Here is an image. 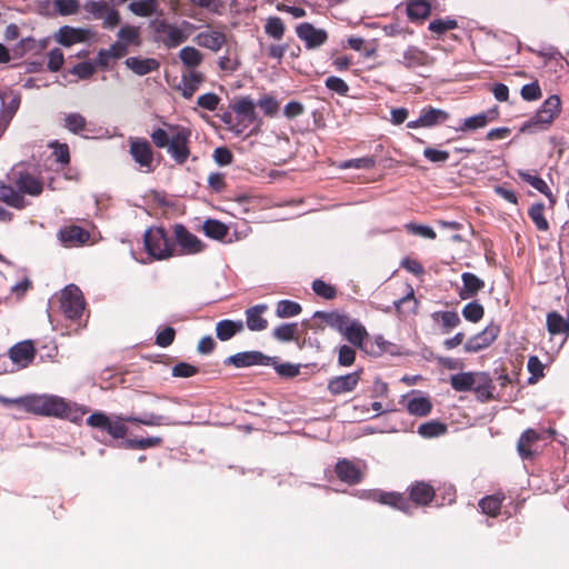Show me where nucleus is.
<instances>
[{"mask_svg":"<svg viewBox=\"0 0 569 569\" xmlns=\"http://www.w3.org/2000/svg\"><path fill=\"white\" fill-rule=\"evenodd\" d=\"M173 236L178 256L198 254L206 249V243L182 224L174 226Z\"/></svg>","mask_w":569,"mask_h":569,"instance_id":"obj_11","label":"nucleus"},{"mask_svg":"<svg viewBox=\"0 0 569 569\" xmlns=\"http://www.w3.org/2000/svg\"><path fill=\"white\" fill-rule=\"evenodd\" d=\"M127 420L132 423L149 426V427H158V426H172L174 425L169 418L160 415H144L143 417H127Z\"/></svg>","mask_w":569,"mask_h":569,"instance_id":"obj_41","label":"nucleus"},{"mask_svg":"<svg viewBox=\"0 0 569 569\" xmlns=\"http://www.w3.org/2000/svg\"><path fill=\"white\" fill-rule=\"evenodd\" d=\"M518 174L525 182L545 194L549 199L551 206L555 203L553 194L543 179L538 177L536 173L527 171H519Z\"/></svg>","mask_w":569,"mask_h":569,"instance_id":"obj_38","label":"nucleus"},{"mask_svg":"<svg viewBox=\"0 0 569 569\" xmlns=\"http://www.w3.org/2000/svg\"><path fill=\"white\" fill-rule=\"evenodd\" d=\"M335 470L338 478L349 485L359 483L363 477L361 468L348 459L339 460Z\"/></svg>","mask_w":569,"mask_h":569,"instance_id":"obj_24","label":"nucleus"},{"mask_svg":"<svg viewBox=\"0 0 569 569\" xmlns=\"http://www.w3.org/2000/svg\"><path fill=\"white\" fill-rule=\"evenodd\" d=\"M528 216L530 217V219L532 220V222L535 223L536 228L539 231L546 232L549 230V223L545 218L543 203H533L528 210Z\"/></svg>","mask_w":569,"mask_h":569,"instance_id":"obj_46","label":"nucleus"},{"mask_svg":"<svg viewBox=\"0 0 569 569\" xmlns=\"http://www.w3.org/2000/svg\"><path fill=\"white\" fill-rule=\"evenodd\" d=\"M447 428L443 423L438 421H428L418 428V433L423 438H435L443 435Z\"/></svg>","mask_w":569,"mask_h":569,"instance_id":"obj_53","label":"nucleus"},{"mask_svg":"<svg viewBox=\"0 0 569 569\" xmlns=\"http://www.w3.org/2000/svg\"><path fill=\"white\" fill-rule=\"evenodd\" d=\"M495 386L490 376L486 372H476L475 382L471 391L480 401H489L493 398Z\"/></svg>","mask_w":569,"mask_h":569,"instance_id":"obj_27","label":"nucleus"},{"mask_svg":"<svg viewBox=\"0 0 569 569\" xmlns=\"http://www.w3.org/2000/svg\"><path fill=\"white\" fill-rule=\"evenodd\" d=\"M92 36L90 29L74 28L70 26L61 27L56 33V41L64 47H71L76 43L87 41Z\"/></svg>","mask_w":569,"mask_h":569,"instance_id":"obj_21","label":"nucleus"},{"mask_svg":"<svg viewBox=\"0 0 569 569\" xmlns=\"http://www.w3.org/2000/svg\"><path fill=\"white\" fill-rule=\"evenodd\" d=\"M256 106H258L268 117H274L279 110L278 101L270 96L261 97Z\"/></svg>","mask_w":569,"mask_h":569,"instance_id":"obj_63","label":"nucleus"},{"mask_svg":"<svg viewBox=\"0 0 569 569\" xmlns=\"http://www.w3.org/2000/svg\"><path fill=\"white\" fill-rule=\"evenodd\" d=\"M144 248L153 260L178 257L173 239L161 227H150L143 236Z\"/></svg>","mask_w":569,"mask_h":569,"instance_id":"obj_4","label":"nucleus"},{"mask_svg":"<svg viewBox=\"0 0 569 569\" xmlns=\"http://www.w3.org/2000/svg\"><path fill=\"white\" fill-rule=\"evenodd\" d=\"M340 333L356 348L366 350V341L369 338V333L366 327L357 319H350L346 321Z\"/></svg>","mask_w":569,"mask_h":569,"instance_id":"obj_16","label":"nucleus"},{"mask_svg":"<svg viewBox=\"0 0 569 569\" xmlns=\"http://www.w3.org/2000/svg\"><path fill=\"white\" fill-rule=\"evenodd\" d=\"M315 318H319L325 321L329 327L338 330L339 332L342 330L346 321L348 320V316L339 312H326V311H317L313 316Z\"/></svg>","mask_w":569,"mask_h":569,"instance_id":"obj_45","label":"nucleus"},{"mask_svg":"<svg viewBox=\"0 0 569 569\" xmlns=\"http://www.w3.org/2000/svg\"><path fill=\"white\" fill-rule=\"evenodd\" d=\"M118 42L123 46L139 47L141 44V31L139 27L126 24L118 31Z\"/></svg>","mask_w":569,"mask_h":569,"instance_id":"obj_39","label":"nucleus"},{"mask_svg":"<svg viewBox=\"0 0 569 569\" xmlns=\"http://www.w3.org/2000/svg\"><path fill=\"white\" fill-rule=\"evenodd\" d=\"M53 7L60 16H72L80 9L79 0H53Z\"/></svg>","mask_w":569,"mask_h":569,"instance_id":"obj_57","label":"nucleus"},{"mask_svg":"<svg viewBox=\"0 0 569 569\" xmlns=\"http://www.w3.org/2000/svg\"><path fill=\"white\" fill-rule=\"evenodd\" d=\"M298 332L297 323H283L273 330V337L283 342L291 341L296 338Z\"/></svg>","mask_w":569,"mask_h":569,"instance_id":"obj_54","label":"nucleus"},{"mask_svg":"<svg viewBox=\"0 0 569 569\" xmlns=\"http://www.w3.org/2000/svg\"><path fill=\"white\" fill-rule=\"evenodd\" d=\"M362 370L359 369L347 375L332 377L331 379L328 380V391L332 396L352 392L359 385Z\"/></svg>","mask_w":569,"mask_h":569,"instance_id":"obj_15","label":"nucleus"},{"mask_svg":"<svg viewBox=\"0 0 569 569\" xmlns=\"http://www.w3.org/2000/svg\"><path fill=\"white\" fill-rule=\"evenodd\" d=\"M127 417H110L103 412H93L87 418V425L107 431L114 439H122L128 433Z\"/></svg>","mask_w":569,"mask_h":569,"instance_id":"obj_8","label":"nucleus"},{"mask_svg":"<svg viewBox=\"0 0 569 569\" xmlns=\"http://www.w3.org/2000/svg\"><path fill=\"white\" fill-rule=\"evenodd\" d=\"M51 148L53 150L52 156L54 157V160L62 166H67L70 161L68 144L54 141L51 143Z\"/></svg>","mask_w":569,"mask_h":569,"instance_id":"obj_61","label":"nucleus"},{"mask_svg":"<svg viewBox=\"0 0 569 569\" xmlns=\"http://www.w3.org/2000/svg\"><path fill=\"white\" fill-rule=\"evenodd\" d=\"M267 305H256L246 310V325L251 331H262L268 327V320L263 318Z\"/></svg>","mask_w":569,"mask_h":569,"instance_id":"obj_29","label":"nucleus"},{"mask_svg":"<svg viewBox=\"0 0 569 569\" xmlns=\"http://www.w3.org/2000/svg\"><path fill=\"white\" fill-rule=\"evenodd\" d=\"M476 372H460L450 377L451 387L459 392L471 391Z\"/></svg>","mask_w":569,"mask_h":569,"instance_id":"obj_43","label":"nucleus"},{"mask_svg":"<svg viewBox=\"0 0 569 569\" xmlns=\"http://www.w3.org/2000/svg\"><path fill=\"white\" fill-rule=\"evenodd\" d=\"M202 229L207 237L219 241L223 240L229 231L227 224L216 219L206 220Z\"/></svg>","mask_w":569,"mask_h":569,"instance_id":"obj_40","label":"nucleus"},{"mask_svg":"<svg viewBox=\"0 0 569 569\" xmlns=\"http://www.w3.org/2000/svg\"><path fill=\"white\" fill-rule=\"evenodd\" d=\"M190 129L164 123V128L154 129L150 138L157 148H167L168 153L177 163H184L190 154L189 140Z\"/></svg>","mask_w":569,"mask_h":569,"instance_id":"obj_2","label":"nucleus"},{"mask_svg":"<svg viewBox=\"0 0 569 569\" xmlns=\"http://www.w3.org/2000/svg\"><path fill=\"white\" fill-rule=\"evenodd\" d=\"M435 322H441L443 331L449 332L460 323V318L455 311H437L431 315Z\"/></svg>","mask_w":569,"mask_h":569,"instance_id":"obj_44","label":"nucleus"},{"mask_svg":"<svg viewBox=\"0 0 569 569\" xmlns=\"http://www.w3.org/2000/svg\"><path fill=\"white\" fill-rule=\"evenodd\" d=\"M560 98L557 94L550 96L545 100L536 114L523 123L521 131L535 132L539 129H547L560 114Z\"/></svg>","mask_w":569,"mask_h":569,"instance_id":"obj_6","label":"nucleus"},{"mask_svg":"<svg viewBox=\"0 0 569 569\" xmlns=\"http://www.w3.org/2000/svg\"><path fill=\"white\" fill-rule=\"evenodd\" d=\"M371 499H373L382 505H388V506H391L393 508H397V509L406 511V512L409 509L408 500L400 493L373 491L371 493Z\"/></svg>","mask_w":569,"mask_h":569,"instance_id":"obj_33","label":"nucleus"},{"mask_svg":"<svg viewBox=\"0 0 569 569\" xmlns=\"http://www.w3.org/2000/svg\"><path fill=\"white\" fill-rule=\"evenodd\" d=\"M499 117V110L497 107L468 117L462 120L460 126L456 128V131L470 132L487 127L490 122H493Z\"/></svg>","mask_w":569,"mask_h":569,"instance_id":"obj_18","label":"nucleus"},{"mask_svg":"<svg viewBox=\"0 0 569 569\" xmlns=\"http://www.w3.org/2000/svg\"><path fill=\"white\" fill-rule=\"evenodd\" d=\"M286 26L279 17H269L266 20L264 32L274 40H281L284 36Z\"/></svg>","mask_w":569,"mask_h":569,"instance_id":"obj_47","label":"nucleus"},{"mask_svg":"<svg viewBox=\"0 0 569 569\" xmlns=\"http://www.w3.org/2000/svg\"><path fill=\"white\" fill-rule=\"evenodd\" d=\"M547 329L551 336L561 335L563 342L569 336V318L562 317L557 311L549 312L547 315Z\"/></svg>","mask_w":569,"mask_h":569,"instance_id":"obj_31","label":"nucleus"},{"mask_svg":"<svg viewBox=\"0 0 569 569\" xmlns=\"http://www.w3.org/2000/svg\"><path fill=\"white\" fill-rule=\"evenodd\" d=\"M204 81V74L197 70L182 73L178 89L186 99H190Z\"/></svg>","mask_w":569,"mask_h":569,"instance_id":"obj_25","label":"nucleus"},{"mask_svg":"<svg viewBox=\"0 0 569 569\" xmlns=\"http://www.w3.org/2000/svg\"><path fill=\"white\" fill-rule=\"evenodd\" d=\"M196 42L202 48L217 52L226 43V34L218 30H204L197 34Z\"/></svg>","mask_w":569,"mask_h":569,"instance_id":"obj_28","label":"nucleus"},{"mask_svg":"<svg viewBox=\"0 0 569 569\" xmlns=\"http://www.w3.org/2000/svg\"><path fill=\"white\" fill-rule=\"evenodd\" d=\"M409 497L417 506H427L435 498V489L425 481H417L410 486Z\"/></svg>","mask_w":569,"mask_h":569,"instance_id":"obj_26","label":"nucleus"},{"mask_svg":"<svg viewBox=\"0 0 569 569\" xmlns=\"http://www.w3.org/2000/svg\"><path fill=\"white\" fill-rule=\"evenodd\" d=\"M356 360V350L347 345L340 346L338 350V363L341 367H350Z\"/></svg>","mask_w":569,"mask_h":569,"instance_id":"obj_64","label":"nucleus"},{"mask_svg":"<svg viewBox=\"0 0 569 569\" xmlns=\"http://www.w3.org/2000/svg\"><path fill=\"white\" fill-rule=\"evenodd\" d=\"M449 118L450 114L446 110L427 106L420 110L418 119L407 122V128H432L443 124Z\"/></svg>","mask_w":569,"mask_h":569,"instance_id":"obj_13","label":"nucleus"},{"mask_svg":"<svg viewBox=\"0 0 569 569\" xmlns=\"http://www.w3.org/2000/svg\"><path fill=\"white\" fill-rule=\"evenodd\" d=\"M36 348L31 340L16 343L9 349V358L19 368H27L34 359Z\"/></svg>","mask_w":569,"mask_h":569,"instance_id":"obj_19","label":"nucleus"},{"mask_svg":"<svg viewBox=\"0 0 569 569\" xmlns=\"http://www.w3.org/2000/svg\"><path fill=\"white\" fill-rule=\"evenodd\" d=\"M58 238L66 247H79L89 241L90 234L79 226H66L58 232Z\"/></svg>","mask_w":569,"mask_h":569,"instance_id":"obj_23","label":"nucleus"},{"mask_svg":"<svg viewBox=\"0 0 569 569\" xmlns=\"http://www.w3.org/2000/svg\"><path fill=\"white\" fill-rule=\"evenodd\" d=\"M462 317L470 322H479L485 315L483 307L478 301H471L462 308Z\"/></svg>","mask_w":569,"mask_h":569,"instance_id":"obj_52","label":"nucleus"},{"mask_svg":"<svg viewBox=\"0 0 569 569\" xmlns=\"http://www.w3.org/2000/svg\"><path fill=\"white\" fill-rule=\"evenodd\" d=\"M432 7V0H407V14L411 21L426 20Z\"/></svg>","mask_w":569,"mask_h":569,"instance_id":"obj_32","label":"nucleus"},{"mask_svg":"<svg viewBox=\"0 0 569 569\" xmlns=\"http://www.w3.org/2000/svg\"><path fill=\"white\" fill-rule=\"evenodd\" d=\"M227 362L236 368H244L250 366H269L273 360L260 351H244L230 356Z\"/></svg>","mask_w":569,"mask_h":569,"instance_id":"obj_20","label":"nucleus"},{"mask_svg":"<svg viewBox=\"0 0 569 569\" xmlns=\"http://www.w3.org/2000/svg\"><path fill=\"white\" fill-rule=\"evenodd\" d=\"M407 69L428 67L433 63V58L425 50L409 46L402 53V59L398 61Z\"/></svg>","mask_w":569,"mask_h":569,"instance_id":"obj_22","label":"nucleus"},{"mask_svg":"<svg viewBox=\"0 0 569 569\" xmlns=\"http://www.w3.org/2000/svg\"><path fill=\"white\" fill-rule=\"evenodd\" d=\"M60 309L71 319H79L84 310V298L81 290L74 284H68L60 293Z\"/></svg>","mask_w":569,"mask_h":569,"instance_id":"obj_9","label":"nucleus"},{"mask_svg":"<svg viewBox=\"0 0 569 569\" xmlns=\"http://www.w3.org/2000/svg\"><path fill=\"white\" fill-rule=\"evenodd\" d=\"M129 153L141 172L150 173L154 170L153 150L147 139L129 138Z\"/></svg>","mask_w":569,"mask_h":569,"instance_id":"obj_10","label":"nucleus"},{"mask_svg":"<svg viewBox=\"0 0 569 569\" xmlns=\"http://www.w3.org/2000/svg\"><path fill=\"white\" fill-rule=\"evenodd\" d=\"M179 58L183 66L193 70L202 63L203 54L194 47H184L179 51Z\"/></svg>","mask_w":569,"mask_h":569,"instance_id":"obj_42","label":"nucleus"},{"mask_svg":"<svg viewBox=\"0 0 569 569\" xmlns=\"http://www.w3.org/2000/svg\"><path fill=\"white\" fill-rule=\"evenodd\" d=\"M193 26L188 21L181 23H170L166 20L153 22L156 39L162 42L167 48H176L183 43L190 36Z\"/></svg>","mask_w":569,"mask_h":569,"instance_id":"obj_5","label":"nucleus"},{"mask_svg":"<svg viewBox=\"0 0 569 569\" xmlns=\"http://www.w3.org/2000/svg\"><path fill=\"white\" fill-rule=\"evenodd\" d=\"M432 403L428 397L412 396L407 402V410L410 415L416 417H426L430 413Z\"/></svg>","mask_w":569,"mask_h":569,"instance_id":"obj_37","label":"nucleus"},{"mask_svg":"<svg viewBox=\"0 0 569 569\" xmlns=\"http://www.w3.org/2000/svg\"><path fill=\"white\" fill-rule=\"evenodd\" d=\"M462 287L459 290V297L462 300L475 297L480 290L483 289L485 282L471 272H465L461 276Z\"/></svg>","mask_w":569,"mask_h":569,"instance_id":"obj_30","label":"nucleus"},{"mask_svg":"<svg viewBox=\"0 0 569 569\" xmlns=\"http://www.w3.org/2000/svg\"><path fill=\"white\" fill-rule=\"evenodd\" d=\"M7 183H0V200L16 209L27 206L24 196L38 197L43 190L41 179L26 163H18L7 174Z\"/></svg>","mask_w":569,"mask_h":569,"instance_id":"obj_1","label":"nucleus"},{"mask_svg":"<svg viewBox=\"0 0 569 569\" xmlns=\"http://www.w3.org/2000/svg\"><path fill=\"white\" fill-rule=\"evenodd\" d=\"M161 443H162V438H160V437L129 439L126 441V448L144 450L148 448L160 446Z\"/></svg>","mask_w":569,"mask_h":569,"instance_id":"obj_55","label":"nucleus"},{"mask_svg":"<svg viewBox=\"0 0 569 569\" xmlns=\"http://www.w3.org/2000/svg\"><path fill=\"white\" fill-rule=\"evenodd\" d=\"M456 28H458V21L450 17L435 19L429 23L428 27L429 31L437 36H441L447 31L453 30Z\"/></svg>","mask_w":569,"mask_h":569,"instance_id":"obj_50","label":"nucleus"},{"mask_svg":"<svg viewBox=\"0 0 569 569\" xmlns=\"http://www.w3.org/2000/svg\"><path fill=\"white\" fill-rule=\"evenodd\" d=\"M301 310V306L296 301L280 300L277 303L276 315L278 318L284 319L298 316Z\"/></svg>","mask_w":569,"mask_h":569,"instance_id":"obj_51","label":"nucleus"},{"mask_svg":"<svg viewBox=\"0 0 569 569\" xmlns=\"http://www.w3.org/2000/svg\"><path fill=\"white\" fill-rule=\"evenodd\" d=\"M273 362L269 366H272L277 373L281 377L292 378L299 375L300 367L299 365H293L290 362L279 363L276 357H271Z\"/></svg>","mask_w":569,"mask_h":569,"instance_id":"obj_58","label":"nucleus"},{"mask_svg":"<svg viewBox=\"0 0 569 569\" xmlns=\"http://www.w3.org/2000/svg\"><path fill=\"white\" fill-rule=\"evenodd\" d=\"M129 10L138 17H150L157 10L156 0H140L133 1L129 4Z\"/></svg>","mask_w":569,"mask_h":569,"instance_id":"obj_48","label":"nucleus"},{"mask_svg":"<svg viewBox=\"0 0 569 569\" xmlns=\"http://www.w3.org/2000/svg\"><path fill=\"white\" fill-rule=\"evenodd\" d=\"M20 407L27 412L40 416L68 417L70 405L53 395H29L20 397Z\"/></svg>","mask_w":569,"mask_h":569,"instance_id":"obj_3","label":"nucleus"},{"mask_svg":"<svg viewBox=\"0 0 569 569\" xmlns=\"http://www.w3.org/2000/svg\"><path fill=\"white\" fill-rule=\"evenodd\" d=\"M86 118L80 113H68L64 117V127L72 133H80L86 127Z\"/></svg>","mask_w":569,"mask_h":569,"instance_id":"obj_59","label":"nucleus"},{"mask_svg":"<svg viewBox=\"0 0 569 569\" xmlns=\"http://www.w3.org/2000/svg\"><path fill=\"white\" fill-rule=\"evenodd\" d=\"M219 103L220 97L213 92L201 94L197 99L198 107L208 111H214L218 108Z\"/></svg>","mask_w":569,"mask_h":569,"instance_id":"obj_62","label":"nucleus"},{"mask_svg":"<svg viewBox=\"0 0 569 569\" xmlns=\"http://www.w3.org/2000/svg\"><path fill=\"white\" fill-rule=\"evenodd\" d=\"M499 333L500 327L498 325L490 323L481 332L468 339L465 343V350L467 352H478L486 349L493 343Z\"/></svg>","mask_w":569,"mask_h":569,"instance_id":"obj_17","label":"nucleus"},{"mask_svg":"<svg viewBox=\"0 0 569 569\" xmlns=\"http://www.w3.org/2000/svg\"><path fill=\"white\" fill-rule=\"evenodd\" d=\"M296 33L309 50L321 47L328 40V33L325 29L316 28L309 22L298 24Z\"/></svg>","mask_w":569,"mask_h":569,"instance_id":"obj_14","label":"nucleus"},{"mask_svg":"<svg viewBox=\"0 0 569 569\" xmlns=\"http://www.w3.org/2000/svg\"><path fill=\"white\" fill-rule=\"evenodd\" d=\"M2 113L10 120L20 106V97L18 94L2 96Z\"/></svg>","mask_w":569,"mask_h":569,"instance_id":"obj_60","label":"nucleus"},{"mask_svg":"<svg viewBox=\"0 0 569 569\" xmlns=\"http://www.w3.org/2000/svg\"><path fill=\"white\" fill-rule=\"evenodd\" d=\"M126 66L138 76H146L159 68V62L153 58L130 57Z\"/></svg>","mask_w":569,"mask_h":569,"instance_id":"obj_35","label":"nucleus"},{"mask_svg":"<svg viewBox=\"0 0 569 569\" xmlns=\"http://www.w3.org/2000/svg\"><path fill=\"white\" fill-rule=\"evenodd\" d=\"M84 10L93 19H101L103 27L107 29H113L120 23L119 11L104 0L88 1L84 4Z\"/></svg>","mask_w":569,"mask_h":569,"instance_id":"obj_12","label":"nucleus"},{"mask_svg":"<svg viewBox=\"0 0 569 569\" xmlns=\"http://www.w3.org/2000/svg\"><path fill=\"white\" fill-rule=\"evenodd\" d=\"M234 112L236 122L231 124V129L237 133H242L251 124H254V130H259L261 120L258 119L256 113V103L250 97H241L236 99L231 106Z\"/></svg>","mask_w":569,"mask_h":569,"instance_id":"obj_7","label":"nucleus"},{"mask_svg":"<svg viewBox=\"0 0 569 569\" xmlns=\"http://www.w3.org/2000/svg\"><path fill=\"white\" fill-rule=\"evenodd\" d=\"M244 329L241 320H229L224 319L216 325V336L221 341L231 339L237 333L242 332Z\"/></svg>","mask_w":569,"mask_h":569,"instance_id":"obj_34","label":"nucleus"},{"mask_svg":"<svg viewBox=\"0 0 569 569\" xmlns=\"http://www.w3.org/2000/svg\"><path fill=\"white\" fill-rule=\"evenodd\" d=\"M502 500L503 497L499 495L488 496L479 501V507L483 513L495 517L501 509Z\"/></svg>","mask_w":569,"mask_h":569,"instance_id":"obj_49","label":"nucleus"},{"mask_svg":"<svg viewBox=\"0 0 569 569\" xmlns=\"http://www.w3.org/2000/svg\"><path fill=\"white\" fill-rule=\"evenodd\" d=\"M541 439V435L533 429H527L518 440L517 449L521 458L532 457L531 446Z\"/></svg>","mask_w":569,"mask_h":569,"instance_id":"obj_36","label":"nucleus"},{"mask_svg":"<svg viewBox=\"0 0 569 569\" xmlns=\"http://www.w3.org/2000/svg\"><path fill=\"white\" fill-rule=\"evenodd\" d=\"M527 368L530 372V377L528 379L529 383H536L540 378L545 376V366L537 356L529 357Z\"/></svg>","mask_w":569,"mask_h":569,"instance_id":"obj_56","label":"nucleus"}]
</instances>
